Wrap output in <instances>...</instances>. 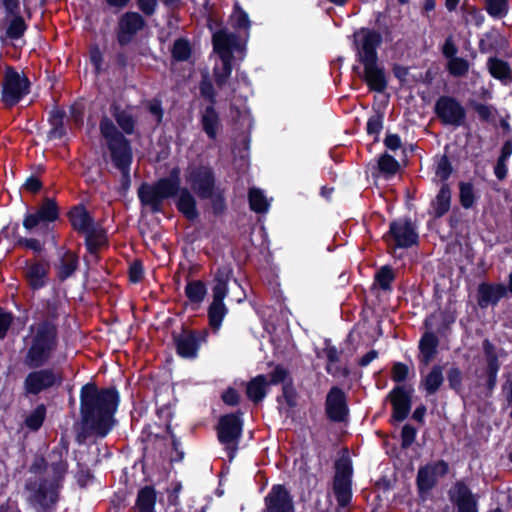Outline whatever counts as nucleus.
Here are the masks:
<instances>
[{
  "mask_svg": "<svg viewBox=\"0 0 512 512\" xmlns=\"http://www.w3.org/2000/svg\"><path fill=\"white\" fill-rule=\"evenodd\" d=\"M118 393L115 389L98 390L95 384L87 383L81 389V422L76 435L78 443L95 435L106 436L111 430L113 415L118 406Z\"/></svg>",
  "mask_w": 512,
  "mask_h": 512,
  "instance_id": "f257e3e1",
  "label": "nucleus"
},
{
  "mask_svg": "<svg viewBox=\"0 0 512 512\" xmlns=\"http://www.w3.org/2000/svg\"><path fill=\"white\" fill-rule=\"evenodd\" d=\"M351 38L355 59L363 66V81L370 91L383 93L387 89L388 80L378 56V48L383 42L382 33L373 28L361 27Z\"/></svg>",
  "mask_w": 512,
  "mask_h": 512,
  "instance_id": "f03ea898",
  "label": "nucleus"
},
{
  "mask_svg": "<svg viewBox=\"0 0 512 512\" xmlns=\"http://www.w3.org/2000/svg\"><path fill=\"white\" fill-rule=\"evenodd\" d=\"M58 326L51 320H39L29 327L23 364L28 369L46 365L58 347Z\"/></svg>",
  "mask_w": 512,
  "mask_h": 512,
  "instance_id": "7ed1b4c3",
  "label": "nucleus"
},
{
  "mask_svg": "<svg viewBox=\"0 0 512 512\" xmlns=\"http://www.w3.org/2000/svg\"><path fill=\"white\" fill-rule=\"evenodd\" d=\"M99 129L110 151L111 160L121 173V190L125 193L128 191L131 183L130 165L132 151L130 142L107 116L101 118Z\"/></svg>",
  "mask_w": 512,
  "mask_h": 512,
  "instance_id": "20e7f679",
  "label": "nucleus"
},
{
  "mask_svg": "<svg viewBox=\"0 0 512 512\" xmlns=\"http://www.w3.org/2000/svg\"><path fill=\"white\" fill-rule=\"evenodd\" d=\"M180 184V170L175 167L170 171L168 177L158 180L155 186L162 200L178 194L176 201L177 209L188 220L194 221L199 217L196 198L188 188H181Z\"/></svg>",
  "mask_w": 512,
  "mask_h": 512,
  "instance_id": "39448f33",
  "label": "nucleus"
},
{
  "mask_svg": "<svg viewBox=\"0 0 512 512\" xmlns=\"http://www.w3.org/2000/svg\"><path fill=\"white\" fill-rule=\"evenodd\" d=\"M69 218L73 228L85 235L88 251L95 254L106 242L104 230L93 221L84 207H74L69 213Z\"/></svg>",
  "mask_w": 512,
  "mask_h": 512,
  "instance_id": "423d86ee",
  "label": "nucleus"
},
{
  "mask_svg": "<svg viewBox=\"0 0 512 512\" xmlns=\"http://www.w3.org/2000/svg\"><path fill=\"white\" fill-rule=\"evenodd\" d=\"M233 271L229 266L219 267L214 277L213 301L209 306L208 316L210 325L218 329L227 313L223 300L227 294V284L232 278Z\"/></svg>",
  "mask_w": 512,
  "mask_h": 512,
  "instance_id": "0eeeda50",
  "label": "nucleus"
},
{
  "mask_svg": "<svg viewBox=\"0 0 512 512\" xmlns=\"http://www.w3.org/2000/svg\"><path fill=\"white\" fill-rule=\"evenodd\" d=\"M433 112L443 126L469 129L466 108L454 96H439L434 104Z\"/></svg>",
  "mask_w": 512,
  "mask_h": 512,
  "instance_id": "6e6552de",
  "label": "nucleus"
},
{
  "mask_svg": "<svg viewBox=\"0 0 512 512\" xmlns=\"http://www.w3.org/2000/svg\"><path fill=\"white\" fill-rule=\"evenodd\" d=\"M333 478V493L341 508L347 507L352 500L353 466L350 457L342 456L335 461Z\"/></svg>",
  "mask_w": 512,
  "mask_h": 512,
  "instance_id": "1a4fd4ad",
  "label": "nucleus"
},
{
  "mask_svg": "<svg viewBox=\"0 0 512 512\" xmlns=\"http://www.w3.org/2000/svg\"><path fill=\"white\" fill-rule=\"evenodd\" d=\"M383 239L388 244L393 242L394 248H411L419 243L417 225L410 217L397 218L390 222Z\"/></svg>",
  "mask_w": 512,
  "mask_h": 512,
  "instance_id": "9d476101",
  "label": "nucleus"
},
{
  "mask_svg": "<svg viewBox=\"0 0 512 512\" xmlns=\"http://www.w3.org/2000/svg\"><path fill=\"white\" fill-rule=\"evenodd\" d=\"M448 473L449 463L443 459L420 466L416 475V488L419 498L425 501L431 490L436 487L438 477H444Z\"/></svg>",
  "mask_w": 512,
  "mask_h": 512,
  "instance_id": "9b49d317",
  "label": "nucleus"
},
{
  "mask_svg": "<svg viewBox=\"0 0 512 512\" xmlns=\"http://www.w3.org/2000/svg\"><path fill=\"white\" fill-rule=\"evenodd\" d=\"M185 180L190 186V191L194 192L200 199H207L220 187L217 185L216 176L213 169L209 166L189 167Z\"/></svg>",
  "mask_w": 512,
  "mask_h": 512,
  "instance_id": "f8f14e48",
  "label": "nucleus"
},
{
  "mask_svg": "<svg viewBox=\"0 0 512 512\" xmlns=\"http://www.w3.org/2000/svg\"><path fill=\"white\" fill-rule=\"evenodd\" d=\"M324 411L326 418L334 423L346 422L350 408L347 393L339 386H332L325 397Z\"/></svg>",
  "mask_w": 512,
  "mask_h": 512,
  "instance_id": "ddd939ff",
  "label": "nucleus"
},
{
  "mask_svg": "<svg viewBox=\"0 0 512 512\" xmlns=\"http://www.w3.org/2000/svg\"><path fill=\"white\" fill-rule=\"evenodd\" d=\"M29 92L28 78L13 68H7L3 80L2 99L8 106H13Z\"/></svg>",
  "mask_w": 512,
  "mask_h": 512,
  "instance_id": "4468645a",
  "label": "nucleus"
},
{
  "mask_svg": "<svg viewBox=\"0 0 512 512\" xmlns=\"http://www.w3.org/2000/svg\"><path fill=\"white\" fill-rule=\"evenodd\" d=\"M241 431L242 423L236 415L228 414L220 418L218 424V438L222 444L226 445L230 460L234 457Z\"/></svg>",
  "mask_w": 512,
  "mask_h": 512,
  "instance_id": "2eb2a0df",
  "label": "nucleus"
},
{
  "mask_svg": "<svg viewBox=\"0 0 512 512\" xmlns=\"http://www.w3.org/2000/svg\"><path fill=\"white\" fill-rule=\"evenodd\" d=\"M412 389L407 390L403 385L394 386L387 395V400L392 406L391 423L403 422L411 411Z\"/></svg>",
  "mask_w": 512,
  "mask_h": 512,
  "instance_id": "dca6fc26",
  "label": "nucleus"
},
{
  "mask_svg": "<svg viewBox=\"0 0 512 512\" xmlns=\"http://www.w3.org/2000/svg\"><path fill=\"white\" fill-rule=\"evenodd\" d=\"M482 348L486 365L481 377L485 379L484 386L486 395L491 396L497 385V376L501 368V363L495 351V346L489 339L483 341Z\"/></svg>",
  "mask_w": 512,
  "mask_h": 512,
  "instance_id": "f3484780",
  "label": "nucleus"
},
{
  "mask_svg": "<svg viewBox=\"0 0 512 512\" xmlns=\"http://www.w3.org/2000/svg\"><path fill=\"white\" fill-rule=\"evenodd\" d=\"M61 378L53 369H40L30 372L24 380V389L28 394H39L55 384H60Z\"/></svg>",
  "mask_w": 512,
  "mask_h": 512,
  "instance_id": "a211bd4d",
  "label": "nucleus"
},
{
  "mask_svg": "<svg viewBox=\"0 0 512 512\" xmlns=\"http://www.w3.org/2000/svg\"><path fill=\"white\" fill-rule=\"evenodd\" d=\"M286 378V370L282 366H276L270 374V380L265 375H258L251 379L246 387V393L250 400L255 403L260 402L266 395V386L268 383L278 384Z\"/></svg>",
  "mask_w": 512,
  "mask_h": 512,
  "instance_id": "6ab92c4d",
  "label": "nucleus"
},
{
  "mask_svg": "<svg viewBox=\"0 0 512 512\" xmlns=\"http://www.w3.org/2000/svg\"><path fill=\"white\" fill-rule=\"evenodd\" d=\"M448 495L457 512H478V498L463 480L456 481Z\"/></svg>",
  "mask_w": 512,
  "mask_h": 512,
  "instance_id": "aec40b11",
  "label": "nucleus"
},
{
  "mask_svg": "<svg viewBox=\"0 0 512 512\" xmlns=\"http://www.w3.org/2000/svg\"><path fill=\"white\" fill-rule=\"evenodd\" d=\"M508 286L502 283L481 282L477 287L476 300L481 309L495 307L501 299L507 296Z\"/></svg>",
  "mask_w": 512,
  "mask_h": 512,
  "instance_id": "412c9836",
  "label": "nucleus"
},
{
  "mask_svg": "<svg viewBox=\"0 0 512 512\" xmlns=\"http://www.w3.org/2000/svg\"><path fill=\"white\" fill-rule=\"evenodd\" d=\"M145 25V20L137 12H126L118 22L117 41L121 46L129 44Z\"/></svg>",
  "mask_w": 512,
  "mask_h": 512,
  "instance_id": "4be33fe9",
  "label": "nucleus"
},
{
  "mask_svg": "<svg viewBox=\"0 0 512 512\" xmlns=\"http://www.w3.org/2000/svg\"><path fill=\"white\" fill-rule=\"evenodd\" d=\"M27 30L21 11L5 13L0 21V40H18Z\"/></svg>",
  "mask_w": 512,
  "mask_h": 512,
  "instance_id": "5701e85b",
  "label": "nucleus"
},
{
  "mask_svg": "<svg viewBox=\"0 0 512 512\" xmlns=\"http://www.w3.org/2000/svg\"><path fill=\"white\" fill-rule=\"evenodd\" d=\"M59 210L54 199L45 198L42 205L31 214L26 215L23 220V226L28 231L38 226L42 222H53L58 219Z\"/></svg>",
  "mask_w": 512,
  "mask_h": 512,
  "instance_id": "b1692460",
  "label": "nucleus"
},
{
  "mask_svg": "<svg viewBox=\"0 0 512 512\" xmlns=\"http://www.w3.org/2000/svg\"><path fill=\"white\" fill-rule=\"evenodd\" d=\"M57 485L55 482L43 481L31 490L29 501L34 508L47 509L57 501Z\"/></svg>",
  "mask_w": 512,
  "mask_h": 512,
  "instance_id": "393cba45",
  "label": "nucleus"
},
{
  "mask_svg": "<svg viewBox=\"0 0 512 512\" xmlns=\"http://www.w3.org/2000/svg\"><path fill=\"white\" fill-rule=\"evenodd\" d=\"M214 50L221 59L232 60V52L240 48L238 37L226 29H221L213 34L212 37Z\"/></svg>",
  "mask_w": 512,
  "mask_h": 512,
  "instance_id": "a878e982",
  "label": "nucleus"
},
{
  "mask_svg": "<svg viewBox=\"0 0 512 512\" xmlns=\"http://www.w3.org/2000/svg\"><path fill=\"white\" fill-rule=\"evenodd\" d=\"M323 354L327 358V364L325 366V370L328 374L336 377H348L350 375V370L348 367H339L335 366L336 363L340 361V355L342 351H338L336 346L332 345L330 339H325L324 347L322 349Z\"/></svg>",
  "mask_w": 512,
  "mask_h": 512,
  "instance_id": "bb28decb",
  "label": "nucleus"
},
{
  "mask_svg": "<svg viewBox=\"0 0 512 512\" xmlns=\"http://www.w3.org/2000/svg\"><path fill=\"white\" fill-rule=\"evenodd\" d=\"M438 346L439 339L437 335L432 331L424 332L418 344L420 362L424 365H428L436 356Z\"/></svg>",
  "mask_w": 512,
  "mask_h": 512,
  "instance_id": "cd10ccee",
  "label": "nucleus"
},
{
  "mask_svg": "<svg viewBox=\"0 0 512 512\" xmlns=\"http://www.w3.org/2000/svg\"><path fill=\"white\" fill-rule=\"evenodd\" d=\"M49 272L47 263L36 262L27 264L25 268V278L29 286L34 289H40L46 285Z\"/></svg>",
  "mask_w": 512,
  "mask_h": 512,
  "instance_id": "c85d7f7f",
  "label": "nucleus"
},
{
  "mask_svg": "<svg viewBox=\"0 0 512 512\" xmlns=\"http://www.w3.org/2000/svg\"><path fill=\"white\" fill-rule=\"evenodd\" d=\"M266 512H288V492L285 486L273 487L266 497Z\"/></svg>",
  "mask_w": 512,
  "mask_h": 512,
  "instance_id": "c756f323",
  "label": "nucleus"
},
{
  "mask_svg": "<svg viewBox=\"0 0 512 512\" xmlns=\"http://www.w3.org/2000/svg\"><path fill=\"white\" fill-rule=\"evenodd\" d=\"M487 69L489 74L504 84L512 83V69L510 64L496 56H491L487 60Z\"/></svg>",
  "mask_w": 512,
  "mask_h": 512,
  "instance_id": "7c9ffc66",
  "label": "nucleus"
},
{
  "mask_svg": "<svg viewBox=\"0 0 512 512\" xmlns=\"http://www.w3.org/2000/svg\"><path fill=\"white\" fill-rule=\"evenodd\" d=\"M78 266V256L71 251H64L60 254L54 268L59 280L64 281L73 275Z\"/></svg>",
  "mask_w": 512,
  "mask_h": 512,
  "instance_id": "2f4dec72",
  "label": "nucleus"
},
{
  "mask_svg": "<svg viewBox=\"0 0 512 512\" xmlns=\"http://www.w3.org/2000/svg\"><path fill=\"white\" fill-rule=\"evenodd\" d=\"M177 352L184 358H194L197 355L198 343L193 332L183 331L174 337Z\"/></svg>",
  "mask_w": 512,
  "mask_h": 512,
  "instance_id": "473e14b6",
  "label": "nucleus"
},
{
  "mask_svg": "<svg viewBox=\"0 0 512 512\" xmlns=\"http://www.w3.org/2000/svg\"><path fill=\"white\" fill-rule=\"evenodd\" d=\"M452 192L449 184H441L434 200L431 202L435 218L443 217L451 207Z\"/></svg>",
  "mask_w": 512,
  "mask_h": 512,
  "instance_id": "72a5a7b5",
  "label": "nucleus"
},
{
  "mask_svg": "<svg viewBox=\"0 0 512 512\" xmlns=\"http://www.w3.org/2000/svg\"><path fill=\"white\" fill-rule=\"evenodd\" d=\"M138 196L143 205L149 206L152 212L161 211L162 199L154 185L142 184L138 189Z\"/></svg>",
  "mask_w": 512,
  "mask_h": 512,
  "instance_id": "f704fd0d",
  "label": "nucleus"
},
{
  "mask_svg": "<svg viewBox=\"0 0 512 512\" xmlns=\"http://www.w3.org/2000/svg\"><path fill=\"white\" fill-rule=\"evenodd\" d=\"M443 381V368L441 365L436 364L422 380L426 395H434L442 386Z\"/></svg>",
  "mask_w": 512,
  "mask_h": 512,
  "instance_id": "c9c22d12",
  "label": "nucleus"
},
{
  "mask_svg": "<svg viewBox=\"0 0 512 512\" xmlns=\"http://www.w3.org/2000/svg\"><path fill=\"white\" fill-rule=\"evenodd\" d=\"M110 111L119 127L126 134L130 135L134 132L135 119L128 110L122 109L118 104L113 103L110 107Z\"/></svg>",
  "mask_w": 512,
  "mask_h": 512,
  "instance_id": "e433bc0d",
  "label": "nucleus"
},
{
  "mask_svg": "<svg viewBox=\"0 0 512 512\" xmlns=\"http://www.w3.org/2000/svg\"><path fill=\"white\" fill-rule=\"evenodd\" d=\"M377 169L385 179H389L399 172L400 163L395 157L385 152L378 158Z\"/></svg>",
  "mask_w": 512,
  "mask_h": 512,
  "instance_id": "4c0bfd02",
  "label": "nucleus"
},
{
  "mask_svg": "<svg viewBox=\"0 0 512 512\" xmlns=\"http://www.w3.org/2000/svg\"><path fill=\"white\" fill-rule=\"evenodd\" d=\"M201 122L206 134L210 138L214 139L216 137L220 121L219 116L212 105L205 108L202 114Z\"/></svg>",
  "mask_w": 512,
  "mask_h": 512,
  "instance_id": "58836bf2",
  "label": "nucleus"
},
{
  "mask_svg": "<svg viewBox=\"0 0 512 512\" xmlns=\"http://www.w3.org/2000/svg\"><path fill=\"white\" fill-rule=\"evenodd\" d=\"M156 493L150 486L142 488L137 496L136 507L139 512H154Z\"/></svg>",
  "mask_w": 512,
  "mask_h": 512,
  "instance_id": "ea45409f",
  "label": "nucleus"
},
{
  "mask_svg": "<svg viewBox=\"0 0 512 512\" xmlns=\"http://www.w3.org/2000/svg\"><path fill=\"white\" fill-rule=\"evenodd\" d=\"M458 188L460 205L464 209H471L478 199L475 194L474 185L471 182L460 181Z\"/></svg>",
  "mask_w": 512,
  "mask_h": 512,
  "instance_id": "a19ab883",
  "label": "nucleus"
},
{
  "mask_svg": "<svg viewBox=\"0 0 512 512\" xmlns=\"http://www.w3.org/2000/svg\"><path fill=\"white\" fill-rule=\"evenodd\" d=\"M248 199L250 208L254 212L265 213L268 211V200L260 189L251 188L248 193Z\"/></svg>",
  "mask_w": 512,
  "mask_h": 512,
  "instance_id": "79ce46f5",
  "label": "nucleus"
},
{
  "mask_svg": "<svg viewBox=\"0 0 512 512\" xmlns=\"http://www.w3.org/2000/svg\"><path fill=\"white\" fill-rule=\"evenodd\" d=\"M485 10L495 19L504 18L509 12V0H484Z\"/></svg>",
  "mask_w": 512,
  "mask_h": 512,
  "instance_id": "37998d69",
  "label": "nucleus"
},
{
  "mask_svg": "<svg viewBox=\"0 0 512 512\" xmlns=\"http://www.w3.org/2000/svg\"><path fill=\"white\" fill-rule=\"evenodd\" d=\"M469 106L477 113L481 122L489 123L494 121V114L496 113V109L492 105L470 100Z\"/></svg>",
  "mask_w": 512,
  "mask_h": 512,
  "instance_id": "c03bdc74",
  "label": "nucleus"
},
{
  "mask_svg": "<svg viewBox=\"0 0 512 512\" xmlns=\"http://www.w3.org/2000/svg\"><path fill=\"white\" fill-rule=\"evenodd\" d=\"M185 293L190 301L200 303L205 298L207 289L202 281H192L187 284Z\"/></svg>",
  "mask_w": 512,
  "mask_h": 512,
  "instance_id": "a18cd8bd",
  "label": "nucleus"
},
{
  "mask_svg": "<svg viewBox=\"0 0 512 512\" xmlns=\"http://www.w3.org/2000/svg\"><path fill=\"white\" fill-rule=\"evenodd\" d=\"M395 279V273L391 266L385 265L376 272L374 280L379 287L386 291L391 289V284Z\"/></svg>",
  "mask_w": 512,
  "mask_h": 512,
  "instance_id": "49530a36",
  "label": "nucleus"
},
{
  "mask_svg": "<svg viewBox=\"0 0 512 512\" xmlns=\"http://www.w3.org/2000/svg\"><path fill=\"white\" fill-rule=\"evenodd\" d=\"M384 123V113L381 111H376L373 115H371L366 123V132L368 135H374V142H378L379 134L383 129Z\"/></svg>",
  "mask_w": 512,
  "mask_h": 512,
  "instance_id": "de8ad7c7",
  "label": "nucleus"
},
{
  "mask_svg": "<svg viewBox=\"0 0 512 512\" xmlns=\"http://www.w3.org/2000/svg\"><path fill=\"white\" fill-rule=\"evenodd\" d=\"M448 386L455 393H460L463 390V372L458 366H451L447 373Z\"/></svg>",
  "mask_w": 512,
  "mask_h": 512,
  "instance_id": "09e8293b",
  "label": "nucleus"
},
{
  "mask_svg": "<svg viewBox=\"0 0 512 512\" xmlns=\"http://www.w3.org/2000/svg\"><path fill=\"white\" fill-rule=\"evenodd\" d=\"M63 116V111L56 109L51 112L50 123L52 125V129L49 131V138L57 139L64 136L65 129L63 127Z\"/></svg>",
  "mask_w": 512,
  "mask_h": 512,
  "instance_id": "8fccbe9b",
  "label": "nucleus"
},
{
  "mask_svg": "<svg viewBox=\"0 0 512 512\" xmlns=\"http://www.w3.org/2000/svg\"><path fill=\"white\" fill-rule=\"evenodd\" d=\"M453 166L446 154L442 155L437 162L435 174L441 181V184H448V180L453 173Z\"/></svg>",
  "mask_w": 512,
  "mask_h": 512,
  "instance_id": "3c124183",
  "label": "nucleus"
},
{
  "mask_svg": "<svg viewBox=\"0 0 512 512\" xmlns=\"http://www.w3.org/2000/svg\"><path fill=\"white\" fill-rule=\"evenodd\" d=\"M447 70L454 77L465 76L469 71V62L462 57H455L448 61Z\"/></svg>",
  "mask_w": 512,
  "mask_h": 512,
  "instance_id": "603ef678",
  "label": "nucleus"
},
{
  "mask_svg": "<svg viewBox=\"0 0 512 512\" xmlns=\"http://www.w3.org/2000/svg\"><path fill=\"white\" fill-rule=\"evenodd\" d=\"M222 66L214 68V79L216 85L219 88H222L229 79L232 71L231 61L230 59H221Z\"/></svg>",
  "mask_w": 512,
  "mask_h": 512,
  "instance_id": "864d4df0",
  "label": "nucleus"
},
{
  "mask_svg": "<svg viewBox=\"0 0 512 512\" xmlns=\"http://www.w3.org/2000/svg\"><path fill=\"white\" fill-rule=\"evenodd\" d=\"M36 315H41V317L36 318L39 320H51L56 323V319L58 317V305L55 300H46L43 309L36 312Z\"/></svg>",
  "mask_w": 512,
  "mask_h": 512,
  "instance_id": "5fc2aeb1",
  "label": "nucleus"
},
{
  "mask_svg": "<svg viewBox=\"0 0 512 512\" xmlns=\"http://www.w3.org/2000/svg\"><path fill=\"white\" fill-rule=\"evenodd\" d=\"M191 49L187 40L177 39L172 48V56L177 61H185L190 57Z\"/></svg>",
  "mask_w": 512,
  "mask_h": 512,
  "instance_id": "6e6d98bb",
  "label": "nucleus"
},
{
  "mask_svg": "<svg viewBox=\"0 0 512 512\" xmlns=\"http://www.w3.org/2000/svg\"><path fill=\"white\" fill-rule=\"evenodd\" d=\"M210 200V205L215 215H221L226 210V200L222 189H217L212 192V195L207 198Z\"/></svg>",
  "mask_w": 512,
  "mask_h": 512,
  "instance_id": "4d7b16f0",
  "label": "nucleus"
},
{
  "mask_svg": "<svg viewBox=\"0 0 512 512\" xmlns=\"http://www.w3.org/2000/svg\"><path fill=\"white\" fill-rule=\"evenodd\" d=\"M45 407L39 405L35 410L26 418L25 423L31 430H38L45 418Z\"/></svg>",
  "mask_w": 512,
  "mask_h": 512,
  "instance_id": "13d9d810",
  "label": "nucleus"
},
{
  "mask_svg": "<svg viewBox=\"0 0 512 512\" xmlns=\"http://www.w3.org/2000/svg\"><path fill=\"white\" fill-rule=\"evenodd\" d=\"M409 376V367L403 362H395L391 368V379L395 383L405 382Z\"/></svg>",
  "mask_w": 512,
  "mask_h": 512,
  "instance_id": "bf43d9fd",
  "label": "nucleus"
},
{
  "mask_svg": "<svg viewBox=\"0 0 512 512\" xmlns=\"http://www.w3.org/2000/svg\"><path fill=\"white\" fill-rule=\"evenodd\" d=\"M417 429L411 424H405L401 430V448L408 449L415 442Z\"/></svg>",
  "mask_w": 512,
  "mask_h": 512,
  "instance_id": "052dcab7",
  "label": "nucleus"
},
{
  "mask_svg": "<svg viewBox=\"0 0 512 512\" xmlns=\"http://www.w3.org/2000/svg\"><path fill=\"white\" fill-rule=\"evenodd\" d=\"M233 26L240 29H248L250 27V21L248 15L238 6L235 8V12L232 15Z\"/></svg>",
  "mask_w": 512,
  "mask_h": 512,
  "instance_id": "680f3d73",
  "label": "nucleus"
},
{
  "mask_svg": "<svg viewBox=\"0 0 512 512\" xmlns=\"http://www.w3.org/2000/svg\"><path fill=\"white\" fill-rule=\"evenodd\" d=\"M456 321V313L453 311H442L441 312V323L438 328V332L443 334L449 330L451 325Z\"/></svg>",
  "mask_w": 512,
  "mask_h": 512,
  "instance_id": "e2e57ef3",
  "label": "nucleus"
},
{
  "mask_svg": "<svg viewBox=\"0 0 512 512\" xmlns=\"http://www.w3.org/2000/svg\"><path fill=\"white\" fill-rule=\"evenodd\" d=\"M492 33H486L484 39H480L478 49L482 54L490 53L496 50L497 41H491Z\"/></svg>",
  "mask_w": 512,
  "mask_h": 512,
  "instance_id": "0e129e2a",
  "label": "nucleus"
},
{
  "mask_svg": "<svg viewBox=\"0 0 512 512\" xmlns=\"http://www.w3.org/2000/svg\"><path fill=\"white\" fill-rule=\"evenodd\" d=\"M12 320V314L3 311L0 308V340L5 338L6 333L11 326Z\"/></svg>",
  "mask_w": 512,
  "mask_h": 512,
  "instance_id": "69168bd1",
  "label": "nucleus"
},
{
  "mask_svg": "<svg viewBox=\"0 0 512 512\" xmlns=\"http://www.w3.org/2000/svg\"><path fill=\"white\" fill-rule=\"evenodd\" d=\"M200 92L202 96L208 98L211 103L215 102V92L211 81L205 77L200 84Z\"/></svg>",
  "mask_w": 512,
  "mask_h": 512,
  "instance_id": "338daca9",
  "label": "nucleus"
},
{
  "mask_svg": "<svg viewBox=\"0 0 512 512\" xmlns=\"http://www.w3.org/2000/svg\"><path fill=\"white\" fill-rule=\"evenodd\" d=\"M384 145L387 149L396 151L402 145L401 137L398 134L387 133L384 139Z\"/></svg>",
  "mask_w": 512,
  "mask_h": 512,
  "instance_id": "774afa93",
  "label": "nucleus"
}]
</instances>
